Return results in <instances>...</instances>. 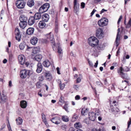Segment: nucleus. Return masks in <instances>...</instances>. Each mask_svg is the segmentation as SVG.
<instances>
[{"label":"nucleus","mask_w":131,"mask_h":131,"mask_svg":"<svg viewBox=\"0 0 131 131\" xmlns=\"http://www.w3.org/2000/svg\"><path fill=\"white\" fill-rule=\"evenodd\" d=\"M43 21H40L38 23L39 27L41 28H44L46 25V24Z\"/></svg>","instance_id":"obj_23"},{"label":"nucleus","mask_w":131,"mask_h":131,"mask_svg":"<svg viewBox=\"0 0 131 131\" xmlns=\"http://www.w3.org/2000/svg\"><path fill=\"white\" fill-rule=\"evenodd\" d=\"M62 120L65 122H68L69 121V118L66 116H63L62 117Z\"/></svg>","instance_id":"obj_34"},{"label":"nucleus","mask_w":131,"mask_h":131,"mask_svg":"<svg viewBox=\"0 0 131 131\" xmlns=\"http://www.w3.org/2000/svg\"><path fill=\"white\" fill-rule=\"evenodd\" d=\"M15 32L16 35L15 37L16 39L18 41H19L20 40L21 35L20 34L18 28H16L15 30Z\"/></svg>","instance_id":"obj_10"},{"label":"nucleus","mask_w":131,"mask_h":131,"mask_svg":"<svg viewBox=\"0 0 131 131\" xmlns=\"http://www.w3.org/2000/svg\"><path fill=\"white\" fill-rule=\"evenodd\" d=\"M20 105L21 107L23 108H25L27 106V102L24 100L21 101L20 103Z\"/></svg>","instance_id":"obj_19"},{"label":"nucleus","mask_w":131,"mask_h":131,"mask_svg":"<svg viewBox=\"0 0 131 131\" xmlns=\"http://www.w3.org/2000/svg\"><path fill=\"white\" fill-rule=\"evenodd\" d=\"M45 76L47 79L49 80L51 79L52 78L51 74L48 72H47L45 73Z\"/></svg>","instance_id":"obj_30"},{"label":"nucleus","mask_w":131,"mask_h":131,"mask_svg":"<svg viewBox=\"0 0 131 131\" xmlns=\"http://www.w3.org/2000/svg\"><path fill=\"white\" fill-rule=\"evenodd\" d=\"M131 25V20H130L129 21H128V24L127 25V26L128 27H130Z\"/></svg>","instance_id":"obj_55"},{"label":"nucleus","mask_w":131,"mask_h":131,"mask_svg":"<svg viewBox=\"0 0 131 131\" xmlns=\"http://www.w3.org/2000/svg\"><path fill=\"white\" fill-rule=\"evenodd\" d=\"M67 126L65 125H62L61 127V128L63 130H64L66 128Z\"/></svg>","instance_id":"obj_52"},{"label":"nucleus","mask_w":131,"mask_h":131,"mask_svg":"<svg viewBox=\"0 0 131 131\" xmlns=\"http://www.w3.org/2000/svg\"><path fill=\"white\" fill-rule=\"evenodd\" d=\"M122 16H121L119 18L118 22H117V24H119V23L120 22L121 20L122 19Z\"/></svg>","instance_id":"obj_58"},{"label":"nucleus","mask_w":131,"mask_h":131,"mask_svg":"<svg viewBox=\"0 0 131 131\" xmlns=\"http://www.w3.org/2000/svg\"><path fill=\"white\" fill-rule=\"evenodd\" d=\"M26 46L25 43L23 42L20 43L19 45V47L20 50H23Z\"/></svg>","instance_id":"obj_28"},{"label":"nucleus","mask_w":131,"mask_h":131,"mask_svg":"<svg viewBox=\"0 0 131 131\" xmlns=\"http://www.w3.org/2000/svg\"><path fill=\"white\" fill-rule=\"evenodd\" d=\"M41 115L42 120L46 119L45 115L43 113Z\"/></svg>","instance_id":"obj_56"},{"label":"nucleus","mask_w":131,"mask_h":131,"mask_svg":"<svg viewBox=\"0 0 131 131\" xmlns=\"http://www.w3.org/2000/svg\"><path fill=\"white\" fill-rule=\"evenodd\" d=\"M35 19L33 16H31L30 17L28 20V23L29 25H33L35 22Z\"/></svg>","instance_id":"obj_17"},{"label":"nucleus","mask_w":131,"mask_h":131,"mask_svg":"<svg viewBox=\"0 0 131 131\" xmlns=\"http://www.w3.org/2000/svg\"><path fill=\"white\" fill-rule=\"evenodd\" d=\"M40 51L39 47L34 48L33 49V53L34 54H36L38 53Z\"/></svg>","instance_id":"obj_31"},{"label":"nucleus","mask_w":131,"mask_h":131,"mask_svg":"<svg viewBox=\"0 0 131 131\" xmlns=\"http://www.w3.org/2000/svg\"><path fill=\"white\" fill-rule=\"evenodd\" d=\"M78 116L75 114H74L72 117V118L73 121H75L78 119Z\"/></svg>","instance_id":"obj_44"},{"label":"nucleus","mask_w":131,"mask_h":131,"mask_svg":"<svg viewBox=\"0 0 131 131\" xmlns=\"http://www.w3.org/2000/svg\"><path fill=\"white\" fill-rule=\"evenodd\" d=\"M73 88L74 89L76 90H77L79 89V87L78 85H74Z\"/></svg>","instance_id":"obj_60"},{"label":"nucleus","mask_w":131,"mask_h":131,"mask_svg":"<svg viewBox=\"0 0 131 131\" xmlns=\"http://www.w3.org/2000/svg\"><path fill=\"white\" fill-rule=\"evenodd\" d=\"M42 21L45 22L48 21L49 18V15L47 14H43L42 15Z\"/></svg>","instance_id":"obj_16"},{"label":"nucleus","mask_w":131,"mask_h":131,"mask_svg":"<svg viewBox=\"0 0 131 131\" xmlns=\"http://www.w3.org/2000/svg\"><path fill=\"white\" fill-rule=\"evenodd\" d=\"M43 69L42 66L41 64L38 62L37 66V69L36 71L37 73H40L42 71Z\"/></svg>","instance_id":"obj_13"},{"label":"nucleus","mask_w":131,"mask_h":131,"mask_svg":"<svg viewBox=\"0 0 131 131\" xmlns=\"http://www.w3.org/2000/svg\"><path fill=\"white\" fill-rule=\"evenodd\" d=\"M123 69L124 71L126 72H127L129 71V69L127 67H125Z\"/></svg>","instance_id":"obj_47"},{"label":"nucleus","mask_w":131,"mask_h":131,"mask_svg":"<svg viewBox=\"0 0 131 131\" xmlns=\"http://www.w3.org/2000/svg\"><path fill=\"white\" fill-rule=\"evenodd\" d=\"M108 20L105 18L100 19L98 21V24L101 27H103L106 25L108 23Z\"/></svg>","instance_id":"obj_5"},{"label":"nucleus","mask_w":131,"mask_h":131,"mask_svg":"<svg viewBox=\"0 0 131 131\" xmlns=\"http://www.w3.org/2000/svg\"><path fill=\"white\" fill-rule=\"evenodd\" d=\"M88 61L89 63V64L90 66L91 67H93V64H92V63L89 60H88Z\"/></svg>","instance_id":"obj_62"},{"label":"nucleus","mask_w":131,"mask_h":131,"mask_svg":"<svg viewBox=\"0 0 131 131\" xmlns=\"http://www.w3.org/2000/svg\"><path fill=\"white\" fill-rule=\"evenodd\" d=\"M44 77L43 76H41L39 77V80L40 81H42L44 79Z\"/></svg>","instance_id":"obj_51"},{"label":"nucleus","mask_w":131,"mask_h":131,"mask_svg":"<svg viewBox=\"0 0 131 131\" xmlns=\"http://www.w3.org/2000/svg\"><path fill=\"white\" fill-rule=\"evenodd\" d=\"M36 86L37 88H40L41 87V85H40V84L38 83H37V84L36 85Z\"/></svg>","instance_id":"obj_59"},{"label":"nucleus","mask_w":131,"mask_h":131,"mask_svg":"<svg viewBox=\"0 0 131 131\" xmlns=\"http://www.w3.org/2000/svg\"><path fill=\"white\" fill-rule=\"evenodd\" d=\"M97 114V113L95 114L93 112L90 113L89 115L90 119L91 121H94L96 118V115Z\"/></svg>","instance_id":"obj_11"},{"label":"nucleus","mask_w":131,"mask_h":131,"mask_svg":"<svg viewBox=\"0 0 131 131\" xmlns=\"http://www.w3.org/2000/svg\"><path fill=\"white\" fill-rule=\"evenodd\" d=\"M74 127L77 128H78L81 127L82 126L80 122L76 123L74 124Z\"/></svg>","instance_id":"obj_33"},{"label":"nucleus","mask_w":131,"mask_h":131,"mask_svg":"<svg viewBox=\"0 0 131 131\" xmlns=\"http://www.w3.org/2000/svg\"><path fill=\"white\" fill-rule=\"evenodd\" d=\"M27 5L29 7H31L34 5V2L33 0H28L27 3Z\"/></svg>","instance_id":"obj_22"},{"label":"nucleus","mask_w":131,"mask_h":131,"mask_svg":"<svg viewBox=\"0 0 131 131\" xmlns=\"http://www.w3.org/2000/svg\"><path fill=\"white\" fill-rule=\"evenodd\" d=\"M42 58V56L41 54L37 55L35 57V60L38 61H40Z\"/></svg>","instance_id":"obj_26"},{"label":"nucleus","mask_w":131,"mask_h":131,"mask_svg":"<svg viewBox=\"0 0 131 131\" xmlns=\"http://www.w3.org/2000/svg\"><path fill=\"white\" fill-rule=\"evenodd\" d=\"M17 125H20L23 122V119L20 117H18L16 119Z\"/></svg>","instance_id":"obj_27"},{"label":"nucleus","mask_w":131,"mask_h":131,"mask_svg":"<svg viewBox=\"0 0 131 131\" xmlns=\"http://www.w3.org/2000/svg\"><path fill=\"white\" fill-rule=\"evenodd\" d=\"M123 71L124 69L122 67H121L120 68L117 69V72L118 73H120V75L123 73Z\"/></svg>","instance_id":"obj_35"},{"label":"nucleus","mask_w":131,"mask_h":131,"mask_svg":"<svg viewBox=\"0 0 131 131\" xmlns=\"http://www.w3.org/2000/svg\"><path fill=\"white\" fill-rule=\"evenodd\" d=\"M1 98L2 100V102L3 103H4L6 101L7 97L4 94H2L0 97Z\"/></svg>","instance_id":"obj_32"},{"label":"nucleus","mask_w":131,"mask_h":131,"mask_svg":"<svg viewBox=\"0 0 131 131\" xmlns=\"http://www.w3.org/2000/svg\"><path fill=\"white\" fill-rule=\"evenodd\" d=\"M6 126V125L5 124H4L2 126L1 128V130H0V131H2V130Z\"/></svg>","instance_id":"obj_61"},{"label":"nucleus","mask_w":131,"mask_h":131,"mask_svg":"<svg viewBox=\"0 0 131 131\" xmlns=\"http://www.w3.org/2000/svg\"><path fill=\"white\" fill-rule=\"evenodd\" d=\"M85 6V3L83 2H82L81 3V8H84Z\"/></svg>","instance_id":"obj_49"},{"label":"nucleus","mask_w":131,"mask_h":131,"mask_svg":"<svg viewBox=\"0 0 131 131\" xmlns=\"http://www.w3.org/2000/svg\"><path fill=\"white\" fill-rule=\"evenodd\" d=\"M80 99V97L79 95H77L75 97V99L76 100H78Z\"/></svg>","instance_id":"obj_54"},{"label":"nucleus","mask_w":131,"mask_h":131,"mask_svg":"<svg viewBox=\"0 0 131 131\" xmlns=\"http://www.w3.org/2000/svg\"><path fill=\"white\" fill-rule=\"evenodd\" d=\"M96 85L98 86H102V84L100 81H96Z\"/></svg>","instance_id":"obj_48"},{"label":"nucleus","mask_w":131,"mask_h":131,"mask_svg":"<svg viewBox=\"0 0 131 131\" xmlns=\"http://www.w3.org/2000/svg\"><path fill=\"white\" fill-rule=\"evenodd\" d=\"M121 77L123 78H125V74L124 73H122L120 75Z\"/></svg>","instance_id":"obj_63"},{"label":"nucleus","mask_w":131,"mask_h":131,"mask_svg":"<svg viewBox=\"0 0 131 131\" xmlns=\"http://www.w3.org/2000/svg\"><path fill=\"white\" fill-rule=\"evenodd\" d=\"M128 124V126L127 127L128 128L129 127L130 125L131 124V118H130L129 119V121H128L127 123Z\"/></svg>","instance_id":"obj_50"},{"label":"nucleus","mask_w":131,"mask_h":131,"mask_svg":"<svg viewBox=\"0 0 131 131\" xmlns=\"http://www.w3.org/2000/svg\"><path fill=\"white\" fill-rule=\"evenodd\" d=\"M49 7L50 5L49 3H45L40 7L39 11L41 13H44L48 10Z\"/></svg>","instance_id":"obj_4"},{"label":"nucleus","mask_w":131,"mask_h":131,"mask_svg":"<svg viewBox=\"0 0 131 131\" xmlns=\"http://www.w3.org/2000/svg\"><path fill=\"white\" fill-rule=\"evenodd\" d=\"M63 108L67 112H68L69 111H68V104L66 103H65V105L63 107Z\"/></svg>","instance_id":"obj_40"},{"label":"nucleus","mask_w":131,"mask_h":131,"mask_svg":"<svg viewBox=\"0 0 131 131\" xmlns=\"http://www.w3.org/2000/svg\"><path fill=\"white\" fill-rule=\"evenodd\" d=\"M104 47L103 44H101L97 47V49L99 50H102L104 48Z\"/></svg>","instance_id":"obj_37"},{"label":"nucleus","mask_w":131,"mask_h":131,"mask_svg":"<svg viewBox=\"0 0 131 131\" xmlns=\"http://www.w3.org/2000/svg\"><path fill=\"white\" fill-rule=\"evenodd\" d=\"M58 25L57 24H56L55 25V32L57 33L58 32Z\"/></svg>","instance_id":"obj_46"},{"label":"nucleus","mask_w":131,"mask_h":131,"mask_svg":"<svg viewBox=\"0 0 131 131\" xmlns=\"http://www.w3.org/2000/svg\"><path fill=\"white\" fill-rule=\"evenodd\" d=\"M96 36L98 38L101 39L103 37V33L102 29L101 28H99L96 30Z\"/></svg>","instance_id":"obj_7"},{"label":"nucleus","mask_w":131,"mask_h":131,"mask_svg":"<svg viewBox=\"0 0 131 131\" xmlns=\"http://www.w3.org/2000/svg\"><path fill=\"white\" fill-rule=\"evenodd\" d=\"M42 121L44 123H45V125H46V126L48 127V126H49V125L48 123H47V121L46 119H45L42 120Z\"/></svg>","instance_id":"obj_45"},{"label":"nucleus","mask_w":131,"mask_h":131,"mask_svg":"<svg viewBox=\"0 0 131 131\" xmlns=\"http://www.w3.org/2000/svg\"><path fill=\"white\" fill-rule=\"evenodd\" d=\"M38 39L36 37H33L30 40L31 43L33 45H35L37 43Z\"/></svg>","instance_id":"obj_14"},{"label":"nucleus","mask_w":131,"mask_h":131,"mask_svg":"<svg viewBox=\"0 0 131 131\" xmlns=\"http://www.w3.org/2000/svg\"><path fill=\"white\" fill-rule=\"evenodd\" d=\"M34 29L33 28H29L27 30L26 33L27 34L30 35L33 34Z\"/></svg>","instance_id":"obj_21"},{"label":"nucleus","mask_w":131,"mask_h":131,"mask_svg":"<svg viewBox=\"0 0 131 131\" xmlns=\"http://www.w3.org/2000/svg\"><path fill=\"white\" fill-rule=\"evenodd\" d=\"M47 39L50 40L53 49L54 50L55 46V43L54 41L53 34L50 32L47 35Z\"/></svg>","instance_id":"obj_6"},{"label":"nucleus","mask_w":131,"mask_h":131,"mask_svg":"<svg viewBox=\"0 0 131 131\" xmlns=\"http://www.w3.org/2000/svg\"><path fill=\"white\" fill-rule=\"evenodd\" d=\"M50 121L56 124H59L61 122V119L58 116H56L51 119Z\"/></svg>","instance_id":"obj_8"},{"label":"nucleus","mask_w":131,"mask_h":131,"mask_svg":"<svg viewBox=\"0 0 131 131\" xmlns=\"http://www.w3.org/2000/svg\"><path fill=\"white\" fill-rule=\"evenodd\" d=\"M8 121V124H7V126L9 130H11V128L10 127V125L9 122V121L8 119L7 120Z\"/></svg>","instance_id":"obj_42"},{"label":"nucleus","mask_w":131,"mask_h":131,"mask_svg":"<svg viewBox=\"0 0 131 131\" xmlns=\"http://www.w3.org/2000/svg\"><path fill=\"white\" fill-rule=\"evenodd\" d=\"M43 64L44 67H48L50 66V63L48 60H46L43 61Z\"/></svg>","instance_id":"obj_25"},{"label":"nucleus","mask_w":131,"mask_h":131,"mask_svg":"<svg viewBox=\"0 0 131 131\" xmlns=\"http://www.w3.org/2000/svg\"><path fill=\"white\" fill-rule=\"evenodd\" d=\"M59 85L60 89L61 90H63L65 86V85L64 84H61V81H60V83H59Z\"/></svg>","instance_id":"obj_39"},{"label":"nucleus","mask_w":131,"mask_h":131,"mask_svg":"<svg viewBox=\"0 0 131 131\" xmlns=\"http://www.w3.org/2000/svg\"><path fill=\"white\" fill-rule=\"evenodd\" d=\"M30 72V70L25 69L21 70L20 72V77L22 78H25L27 75H30L31 74Z\"/></svg>","instance_id":"obj_3"},{"label":"nucleus","mask_w":131,"mask_h":131,"mask_svg":"<svg viewBox=\"0 0 131 131\" xmlns=\"http://www.w3.org/2000/svg\"><path fill=\"white\" fill-rule=\"evenodd\" d=\"M120 29L119 28H118L117 30V33L115 41V42L116 43V47H117L118 46V45L119 44V42H118V41H119L120 39V36L119 35V32H120Z\"/></svg>","instance_id":"obj_15"},{"label":"nucleus","mask_w":131,"mask_h":131,"mask_svg":"<svg viewBox=\"0 0 131 131\" xmlns=\"http://www.w3.org/2000/svg\"><path fill=\"white\" fill-rule=\"evenodd\" d=\"M58 53L61 54L62 53V50L60 47H58Z\"/></svg>","instance_id":"obj_43"},{"label":"nucleus","mask_w":131,"mask_h":131,"mask_svg":"<svg viewBox=\"0 0 131 131\" xmlns=\"http://www.w3.org/2000/svg\"><path fill=\"white\" fill-rule=\"evenodd\" d=\"M41 115L42 120L46 119L45 115L43 113Z\"/></svg>","instance_id":"obj_57"},{"label":"nucleus","mask_w":131,"mask_h":131,"mask_svg":"<svg viewBox=\"0 0 131 131\" xmlns=\"http://www.w3.org/2000/svg\"><path fill=\"white\" fill-rule=\"evenodd\" d=\"M56 70L57 71V73L59 74H60V72L59 68L58 67L56 68Z\"/></svg>","instance_id":"obj_64"},{"label":"nucleus","mask_w":131,"mask_h":131,"mask_svg":"<svg viewBox=\"0 0 131 131\" xmlns=\"http://www.w3.org/2000/svg\"><path fill=\"white\" fill-rule=\"evenodd\" d=\"M13 58V55L12 53H10L9 54L8 61L10 63L12 61Z\"/></svg>","instance_id":"obj_38"},{"label":"nucleus","mask_w":131,"mask_h":131,"mask_svg":"<svg viewBox=\"0 0 131 131\" xmlns=\"http://www.w3.org/2000/svg\"><path fill=\"white\" fill-rule=\"evenodd\" d=\"M97 131H105V129L103 128H101L98 129H97Z\"/></svg>","instance_id":"obj_53"},{"label":"nucleus","mask_w":131,"mask_h":131,"mask_svg":"<svg viewBox=\"0 0 131 131\" xmlns=\"http://www.w3.org/2000/svg\"><path fill=\"white\" fill-rule=\"evenodd\" d=\"M27 24V22H20L19 25L21 28L24 29L26 27Z\"/></svg>","instance_id":"obj_24"},{"label":"nucleus","mask_w":131,"mask_h":131,"mask_svg":"<svg viewBox=\"0 0 131 131\" xmlns=\"http://www.w3.org/2000/svg\"><path fill=\"white\" fill-rule=\"evenodd\" d=\"M20 22H27V18L23 15H21L19 17Z\"/></svg>","instance_id":"obj_18"},{"label":"nucleus","mask_w":131,"mask_h":131,"mask_svg":"<svg viewBox=\"0 0 131 131\" xmlns=\"http://www.w3.org/2000/svg\"><path fill=\"white\" fill-rule=\"evenodd\" d=\"M80 77H78L77 79V83H79L80 82L81 79L82 78V75L81 74H79Z\"/></svg>","instance_id":"obj_41"},{"label":"nucleus","mask_w":131,"mask_h":131,"mask_svg":"<svg viewBox=\"0 0 131 131\" xmlns=\"http://www.w3.org/2000/svg\"><path fill=\"white\" fill-rule=\"evenodd\" d=\"M64 98L63 97L61 96L59 99V104L60 105H62L64 103Z\"/></svg>","instance_id":"obj_29"},{"label":"nucleus","mask_w":131,"mask_h":131,"mask_svg":"<svg viewBox=\"0 0 131 131\" xmlns=\"http://www.w3.org/2000/svg\"><path fill=\"white\" fill-rule=\"evenodd\" d=\"M88 42L91 46L94 47L98 44L99 41L96 37H91L89 38Z\"/></svg>","instance_id":"obj_1"},{"label":"nucleus","mask_w":131,"mask_h":131,"mask_svg":"<svg viewBox=\"0 0 131 131\" xmlns=\"http://www.w3.org/2000/svg\"><path fill=\"white\" fill-rule=\"evenodd\" d=\"M74 12L76 14H77V12L79 11V4H77V0H74Z\"/></svg>","instance_id":"obj_12"},{"label":"nucleus","mask_w":131,"mask_h":131,"mask_svg":"<svg viewBox=\"0 0 131 131\" xmlns=\"http://www.w3.org/2000/svg\"><path fill=\"white\" fill-rule=\"evenodd\" d=\"M41 13H37L35 14L34 16V18L35 20H37L40 19L41 17Z\"/></svg>","instance_id":"obj_20"},{"label":"nucleus","mask_w":131,"mask_h":131,"mask_svg":"<svg viewBox=\"0 0 131 131\" xmlns=\"http://www.w3.org/2000/svg\"><path fill=\"white\" fill-rule=\"evenodd\" d=\"M26 3L23 0H17L15 3V5L19 9L24 8L25 5Z\"/></svg>","instance_id":"obj_2"},{"label":"nucleus","mask_w":131,"mask_h":131,"mask_svg":"<svg viewBox=\"0 0 131 131\" xmlns=\"http://www.w3.org/2000/svg\"><path fill=\"white\" fill-rule=\"evenodd\" d=\"M18 58L20 64L23 65L24 64L25 61V57L24 55L21 54L19 55Z\"/></svg>","instance_id":"obj_9"},{"label":"nucleus","mask_w":131,"mask_h":131,"mask_svg":"<svg viewBox=\"0 0 131 131\" xmlns=\"http://www.w3.org/2000/svg\"><path fill=\"white\" fill-rule=\"evenodd\" d=\"M88 111L87 108H83L82 110L81 114L82 115H84L85 113H87Z\"/></svg>","instance_id":"obj_36"}]
</instances>
